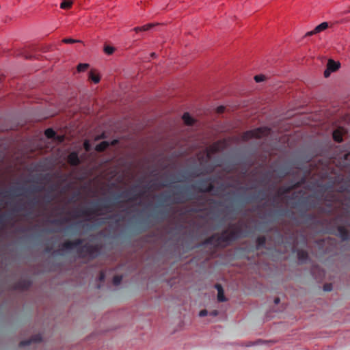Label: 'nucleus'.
Here are the masks:
<instances>
[{"mask_svg": "<svg viewBox=\"0 0 350 350\" xmlns=\"http://www.w3.org/2000/svg\"><path fill=\"white\" fill-rule=\"evenodd\" d=\"M242 235V232L238 229V226H232L221 234H215L209 237L204 244L213 245L214 247H224L229 243Z\"/></svg>", "mask_w": 350, "mask_h": 350, "instance_id": "obj_1", "label": "nucleus"}, {"mask_svg": "<svg viewBox=\"0 0 350 350\" xmlns=\"http://www.w3.org/2000/svg\"><path fill=\"white\" fill-rule=\"evenodd\" d=\"M270 133V129L267 127L258 128L254 130L245 132L241 137L243 141L248 140L252 138H261L267 136Z\"/></svg>", "mask_w": 350, "mask_h": 350, "instance_id": "obj_2", "label": "nucleus"}, {"mask_svg": "<svg viewBox=\"0 0 350 350\" xmlns=\"http://www.w3.org/2000/svg\"><path fill=\"white\" fill-rule=\"evenodd\" d=\"M100 248L98 246L85 245L78 251L79 256L81 258H94L98 255Z\"/></svg>", "mask_w": 350, "mask_h": 350, "instance_id": "obj_3", "label": "nucleus"}, {"mask_svg": "<svg viewBox=\"0 0 350 350\" xmlns=\"http://www.w3.org/2000/svg\"><path fill=\"white\" fill-rule=\"evenodd\" d=\"M225 146V142L222 141H218L211 145L210 147L205 150L204 154L207 160H209L211 157V154L221 150Z\"/></svg>", "mask_w": 350, "mask_h": 350, "instance_id": "obj_4", "label": "nucleus"}, {"mask_svg": "<svg viewBox=\"0 0 350 350\" xmlns=\"http://www.w3.org/2000/svg\"><path fill=\"white\" fill-rule=\"evenodd\" d=\"M81 243H82V241L81 239H77L75 241H68L64 243L62 245L61 250L62 252L65 251V250H69L76 247L77 246L80 245Z\"/></svg>", "mask_w": 350, "mask_h": 350, "instance_id": "obj_5", "label": "nucleus"}, {"mask_svg": "<svg viewBox=\"0 0 350 350\" xmlns=\"http://www.w3.org/2000/svg\"><path fill=\"white\" fill-rule=\"evenodd\" d=\"M346 133V129L343 127H339L333 132V139L337 142L342 141V135Z\"/></svg>", "mask_w": 350, "mask_h": 350, "instance_id": "obj_6", "label": "nucleus"}, {"mask_svg": "<svg viewBox=\"0 0 350 350\" xmlns=\"http://www.w3.org/2000/svg\"><path fill=\"white\" fill-rule=\"evenodd\" d=\"M275 342V341H274V340H262V339H258L254 342H252V341L246 342L245 343L244 346L246 347H252V346L261 345H265V344H268V343L274 344Z\"/></svg>", "mask_w": 350, "mask_h": 350, "instance_id": "obj_7", "label": "nucleus"}, {"mask_svg": "<svg viewBox=\"0 0 350 350\" xmlns=\"http://www.w3.org/2000/svg\"><path fill=\"white\" fill-rule=\"evenodd\" d=\"M42 340V337L40 334L35 335L28 340L21 341L19 344L20 347H25L29 345L33 342H38Z\"/></svg>", "mask_w": 350, "mask_h": 350, "instance_id": "obj_8", "label": "nucleus"}, {"mask_svg": "<svg viewBox=\"0 0 350 350\" xmlns=\"http://www.w3.org/2000/svg\"><path fill=\"white\" fill-rule=\"evenodd\" d=\"M215 288L217 290V299L220 302L226 301V298L224 296V289L221 284H217L215 285Z\"/></svg>", "mask_w": 350, "mask_h": 350, "instance_id": "obj_9", "label": "nucleus"}, {"mask_svg": "<svg viewBox=\"0 0 350 350\" xmlns=\"http://www.w3.org/2000/svg\"><path fill=\"white\" fill-rule=\"evenodd\" d=\"M68 161L72 165H77L79 163V159L77 152H71L68 157Z\"/></svg>", "mask_w": 350, "mask_h": 350, "instance_id": "obj_10", "label": "nucleus"}, {"mask_svg": "<svg viewBox=\"0 0 350 350\" xmlns=\"http://www.w3.org/2000/svg\"><path fill=\"white\" fill-rule=\"evenodd\" d=\"M339 67H340L339 62H336L332 59L328 60V62L327 64V68L328 69H329L331 71H332V72L336 71V70H338L339 68Z\"/></svg>", "mask_w": 350, "mask_h": 350, "instance_id": "obj_11", "label": "nucleus"}, {"mask_svg": "<svg viewBox=\"0 0 350 350\" xmlns=\"http://www.w3.org/2000/svg\"><path fill=\"white\" fill-rule=\"evenodd\" d=\"M184 122L187 125H192L194 123V119L189 115V113H185L182 117Z\"/></svg>", "mask_w": 350, "mask_h": 350, "instance_id": "obj_12", "label": "nucleus"}, {"mask_svg": "<svg viewBox=\"0 0 350 350\" xmlns=\"http://www.w3.org/2000/svg\"><path fill=\"white\" fill-rule=\"evenodd\" d=\"M89 78L94 83H98L100 81V76L94 70H91L89 73Z\"/></svg>", "mask_w": 350, "mask_h": 350, "instance_id": "obj_13", "label": "nucleus"}, {"mask_svg": "<svg viewBox=\"0 0 350 350\" xmlns=\"http://www.w3.org/2000/svg\"><path fill=\"white\" fill-rule=\"evenodd\" d=\"M73 4L72 0H62L60 3V8L66 10L70 9Z\"/></svg>", "mask_w": 350, "mask_h": 350, "instance_id": "obj_14", "label": "nucleus"}, {"mask_svg": "<svg viewBox=\"0 0 350 350\" xmlns=\"http://www.w3.org/2000/svg\"><path fill=\"white\" fill-rule=\"evenodd\" d=\"M328 27V23L327 22H323L321 23L320 25H317L314 28V32L320 33L324 30H325Z\"/></svg>", "mask_w": 350, "mask_h": 350, "instance_id": "obj_15", "label": "nucleus"}, {"mask_svg": "<svg viewBox=\"0 0 350 350\" xmlns=\"http://www.w3.org/2000/svg\"><path fill=\"white\" fill-rule=\"evenodd\" d=\"M109 144L107 142H102L101 143H100L99 144H98L96 146V150L98 151V152H102L103 150H105L108 146H109Z\"/></svg>", "mask_w": 350, "mask_h": 350, "instance_id": "obj_16", "label": "nucleus"}, {"mask_svg": "<svg viewBox=\"0 0 350 350\" xmlns=\"http://www.w3.org/2000/svg\"><path fill=\"white\" fill-rule=\"evenodd\" d=\"M298 259L300 262H304L308 258V253L304 250L297 252Z\"/></svg>", "mask_w": 350, "mask_h": 350, "instance_id": "obj_17", "label": "nucleus"}, {"mask_svg": "<svg viewBox=\"0 0 350 350\" xmlns=\"http://www.w3.org/2000/svg\"><path fill=\"white\" fill-rule=\"evenodd\" d=\"M89 66L90 65L86 63L79 64H78L77 69L79 72H84L89 68Z\"/></svg>", "mask_w": 350, "mask_h": 350, "instance_id": "obj_18", "label": "nucleus"}, {"mask_svg": "<svg viewBox=\"0 0 350 350\" xmlns=\"http://www.w3.org/2000/svg\"><path fill=\"white\" fill-rule=\"evenodd\" d=\"M338 231L340 233L341 238L342 240H346L348 238V232L343 228L339 227Z\"/></svg>", "mask_w": 350, "mask_h": 350, "instance_id": "obj_19", "label": "nucleus"}, {"mask_svg": "<svg viewBox=\"0 0 350 350\" xmlns=\"http://www.w3.org/2000/svg\"><path fill=\"white\" fill-rule=\"evenodd\" d=\"M266 239L265 237H259L256 240V245L258 247L263 246L265 244Z\"/></svg>", "mask_w": 350, "mask_h": 350, "instance_id": "obj_20", "label": "nucleus"}, {"mask_svg": "<svg viewBox=\"0 0 350 350\" xmlns=\"http://www.w3.org/2000/svg\"><path fill=\"white\" fill-rule=\"evenodd\" d=\"M157 25V24L154 23H148L145 25L141 26L142 31H148Z\"/></svg>", "mask_w": 350, "mask_h": 350, "instance_id": "obj_21", "label": "nucleus"}, {"mask_svg": "<svg viewBox=\"0 0 350 350\" xmlns=\"http://www.w3.org/2000/svg\"><path fill=\"white\" fill-rule=\"evenodd\" d=\"M62 42L66 44H73V43L81 42V40H75L72 38H64L62 40Z\"/></svg>", "mask_w": 350, "mask_h": 350, "instance_id": "obj_22", "label": "nucleus"}, {"mask_svg": "<svg viewBox=\"0 0 350 350\" xmlns=\"http://www.w3.org/2000/svg\"><path fill=\"white\" fill-rule=\"evenodd\" d=\"M45 135L48 138H52L55 136V133L52 129H47L45 131Z\"/></svg>", "mask_w": 350, "mask_h": 350, "instance_id": "obj_23", "label": "nucleus"}, {"mask_svg": "<svg viewBox=\"0 0 350 350\" xmlns=\"http://www.w3.org/2000/svg\"><path fill=\"white\" fill-rule=\"evenodd\" d=\"M122 277L121 275H116L113 278V283L115 286H118L121 283Z\"/></svg>", "mask_w": 350, "mask_h": 350, "instance_id": "obj_24", "label": "nucleus"}, {"mask_svg": "<svg viewBox=\"0 0 350 350\" xmlns=\"http://www.w3.org/2000/svg\"><path fill=\"white\" fill-rule=\"evenodd\" d=\"M104 51L107 55H111L114 52V48L110 46H105L104 47Z\"/></svg>", "mask_w": 350, "mask_h": 350, "instance_id": "obj_25", "label": "nucleus"}, {"mask_svg": "<svg viewBox=\"0 0 350 350\" xmlns=\"http://www.w3.org/2000/svg\"><path fill=\"white\" fill-rule=\"evenodd\" d=\"M265 79V75H256V76L254 77V80H255V81H256V82H257V83H259V82L263 81Z\"/></svg>", "mask_w": 350, "mask_h": 350, "instance_id": "obj_26", "label": "nucleus"}, {"mask_svg": "<svg viewBox=\"0 0 350 350\" xmlns=\"http://www.w3.org/2000/svg\"><path fill=\"white\" fill-rule=\"evenodd\" d=\"M332 284H325L324 286H323V290L325 291H332Z\"/></svg>", "mask_w": 350, "mask_h": 350, "instance_id": "obj_27", "label": "nucleus"}, {"mask_svg": "<svg viewBox=\"0 0 350 350\" xmlns=\"http://www.w3.org/2000/svg\"><path fill=\"white\" fill-rule=\"evenodd\" d=\"M225 110V107L224 106H219L217 107L216 109V111L218 113H221L224 111Z\"/></svg>", "mask_w": 350, "mask_h": 350, "instance_id": "obj_28", "label": "nucleus"}, {"mask_svg": "<svg viewBox=\"0 0 350 350\" xmlns=\"http://www.w3.org/2000/svg\"><path fill=\"white\" fill-rule=\"evenodd\" d=\"M213 189V186L211 184H210L206 189H202V191H206V192H210Z\"/></svg>", "mask_w": 350, "mask_h": 350, "instance_id": "obj_29", "label": "nucleus"}, {"mask_svg": "<svg viewBox=\"0 0 350 350\" xmlns=\"http://www.w3.org/2000/svg\"><path fill=\"white\" fill-rule=\"evenodd\" d=\"M208 314V311L206 310H202L201 311H200L199 312V316L200 317H205Z\"/></svg>", "mask_w": 350, "mask_h": 350, "instance_id": "obj_30", "label": "nucleus"}, {"mask_svg": "<svg viewBox=\"0 0 350 350\" xmlns=\"http://www.w3.org/2000/svg\"><path fill=\"white\" fill-rule=\"evenodd\" d=\"M105 274L103 271H100V274H99V277H98V280L99 281H103L104 279H105Z\"/></svg>", "mask_w": 350, "mask_h": 350, "instance_id": "obj_31", "label": "nucleus"}, {"mask_svg": "<svg viewBox=\"0 0 350 350\" xmlns=\"http://www.w3.org/2000/svg\"><path fill=\"white\" fill-rule=\"evenodd\" d=\"M331 70L327 68V69L324 71L325 77H328L330 75Z\"/></svg>", "mask_w": 350, "mask_h": 350, "instance_id": "obj_32", "label": "nucleus"}, {"mask_svg": "<svg viewBox=\"0 0 350 350\" xmlns=\"http://www.w3.org/2000/svg\"><path fill=\"white\" fill-rule=\"evenodd\" d=\"M317 33V32H314V29L310 31H308L306 33L305 36H312L314 34H316Z\"/></svg>", "mask_w": 350, "mask_h": 350, "instance_id": "obj_33", "label": "nucleus"}, {"mask_svg": "<svg viewBox=\"0 0 350 350\" xmlns=\"http://www.w3.org/2000/svg\"><path fill=\"white\" fill-rule=\"evenodd\" d=\"M84 147H85V150H86L87 151H88V150H89V148H90V144H89V142H88V141H85V142H84Z\"/></svg>", "mask_w": 350, "mask_h": 350, "instance_id": "obj_34", "label": "nucleus"}, {"mask_svg": "<svg viewBox=\"0 0 350 350\" xmlns=\"http://www.w3.org/2000/svg\"><path fill=\"white\" fill-rule=\"evenodd\" d=\"M218 314H219V312H218L217 310H213V311H212V312H211V313H210V314H211V315H212V316H213V317H216V316H217V315H218Z\"/></svg>", "mask_w": 350, "mask_h": 350, "instance_id": "obj_35", "label": "nucleus"}, {"mask_svg": "<svg viewBox=\"0 0 350 350\" xmlns=\"http://www.w3.org/2000/svg\"><path fill=\"white\" fill-rule=\"evenodd\" d=\"M53 222L54 223H60L61 224H64L65 223L67 222V221H64V220H55V221H53Z\"/></svg>", "mask_w": 350, "mask_h": 350, "instance_id": "obj_36", "label": "nucleus"}, {"mask_svg": "<svg viewBox=\"0 0 350 350\" xmlns=\"http://www.w3.org/2000/svg\"><path fill=\"white\" fill-rule=\"evenodd\" d=\"M133 30L135 31V32H139V31H142V29H141V27H136L133 29Z\"/></svg>", "mask_w": 350, "mask_h": 350, "instance_id": "obj_37", "label": "nucleus"}, {"mask_svg": "<svg viewBox=\"0 0 350 350\" xmlns=\"http://www.w3.org/2000/svg\"><path fill=\"white\" fill-rule=\"evenodd\" d=\"M280 299L279 297H276V298L274 299V303L275 304H278L280 303Z\"/></svg>", "mask_w": 350, "mask_h": 350, "instance_id": "obj_38", "label": "nucleus"}, {"mask_svg": "<svg viewBox=\"0 0 350 350\" xmlns=\"http://www.w3.org/2000/svg\"><path fill=\"white\" fill-rule=\"evenodd\" d=\"M317 269H318V267H314L312 269V273L314 274Z\"/></svg>", "mask_w": 350, "mask_h": 350, "instance_id": "obj_39", "label": "nucleus"}, {"mask_svg": "<svg viewBox=\"0 0 350 350\" xmlns=\"http://www.w3.org/2000/svg\"><path fill=\"white\" fill-rule=\"evenodd\" d=\"M320 275L323 276L324 275V271H321Z\"/></svg>", "mask_w": 350, "mask_h": 350, "instance_id": "obj_40", "label": "nucleus"}, {"mask_svg": "<svg viewBox=\"0 0 350 350\" xmlns=\"http://www.w3.org/2000/svg\"><path fill=\"white\" fill-rule=\"evenodd\" d=\"M25 58H26V59H29V58H31V56H30V57H27V56H26V57H25Z\"/></svg>", "mask_w": 350, "mask_h": 350, "instance_id": "obj_41", "label": "nucleus"}, {"mask_svg": "<svg viewBox=\"0 0 350 350\" xmlns=\"http://www.w3.org/2000/svg\"><path fill=\"white\" fill-rule=\"evenodd\" d=\"M137 199H138V197H136L134 200L136 201Z\"/></svg>", "mask_w": 350, "mask_h": 350, "instance_id": "obj_42", "label": "nucleus"}, {"mask_svg": "<svg viewBox=\"0 0 350 350\" xmlns=\"http://www.w3.org/2000/svg\"><path fill=\"white\" fill-rule=\"evenodd\" d=\"M154 55H155V54H154V53H152L151 54V55H152V56H154Z\"/></svg>", "mask_w": 350, "mask_h": 350, "instance_id": "obj_43", "label": "nucleus"}]
</instances>
